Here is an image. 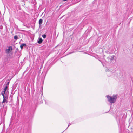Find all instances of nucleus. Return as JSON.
Returning <instances> with one entry per match:
<instances>
[{
    "label": "nucleus",
    "mask_w": 133,
    "mask_h": 133,
    "mask_svg": "<svg viewBox=\"0 0 133 133\" xmlns=\"http://www.w3.org/2000/svg\"><path fill=\"white\" fill-rule=\"evenodd\" d=\"M43 22V20L42 19H40L39 21V25H41Z\"/></svg>",
    "instance_id": "obj_8"
},
{
    "label": "nucleus",
    "mask_w": 133,
    "mask_h": 133,
    "mask_svg": "<svg viewBox=\"0 0 133 133\" xmlns=\"http://www.w3.org/2000/svg\"><path fill=\"white\" fill-rule=\"evenodd\" d=\"M42 36L43 38H45L46 37V35L45 34H43L42 35Z\"/></svg>",
    "instance_id": "obj_10"
},
{
    "label": "nucleus",
    "mask_w": 133,
    "mask_h": 133,
    "mask_svg": "<svg viewBox=\"0 0 133 133\" xmlns=\"http://www.w3.org/2000/svg\"><path fill=\"white\" fill-rule=\"evenodd\" d=\"M4 111L5 112H6V109H5V108H4Z\"/></svg>",
    "instance_id": "obj_13"
},
{
    "label": "nucleus",
    "mask_w": 133,
    "mask_h": 133,
    "mask_svg": "<svg viewBox=\"0 0 133 133\" xmlns=\"http://www.w3.org/2000/svg\"><path fill=\"white\" fill-rule=\"evenodd\" d=\"M104 59L106 61V62H110L111 60H113V58L111 56L107 58L106 60H105V59L104 57Z\"/></svg>",
    "instance_id": "obj_3"
},
{
    "label": "nucleus",
    "mask_w": 133,
    "mask_h": 133,
    "mask_svg": "<svg viewBox=\"0 0 133 133\" xmlns=\"http://www.w3.org/2000/svg\"><path fill=\"white\" fill-rule=\"evenodd\" d=\"M43 41V40L41 38H40L39 39V40L38 41V43L39 44H41L42 43Z\"/></svg>",
    "instance_id": "obj_6"
},
{
    "label": "nucleus",
    "mask_w": 133,
    "mask_h": 133,
    "mask_svg": "<svg viewBox=\"0 0 133 133\" xmlns=\"http://www.w3.org/2000/svg\"><path fill=\"white\" fill-rule=\"evenodd\" d=\"M71 125V124H69L68 125V127H67V128H66V129H67L68 128V127Z\"/></svg>",
    "instance_id": "obj_14"
},
{
    "label": "nucleus",
    "mask_w": 133,
    "mask_h": 133,
    "mask_svg": "<svg viewBox=\"0 0 133 133\" xmlns=\"http://www.w3.org/2000/svg\"><path fill=\"white\" fill-rule=\"evenodd\" d=\"M8 87V86L7 85H6L5 88H4V92H2V93H4V95L5 94V92L7 89V88Z\"/></svg>",
    "instance_id": "obj_5"
},
{
    "label": "nucleus",
    "mask_w": 133,
    "mask_h": 133,
    "mask_svg": "<svg viewBox=\"0 0 133 133\" xmlns=\"http://www.w3.org/2000/svg\"><path fill=\"white\" fill-rule=\"evenodd\" d=\"M26 46V45L25 44H21L20 45V48H21V49H22L23 48V46Z\"/></svg>",
    "instance_id": "obj_7"
},
{
    "label": "nucleus",
    "mask_w": 133,
    "mask_h": 133,
    "mask_svg": "<svg viewBox=\"0 0 133 133\" xmlns=\"http://www.w3.org/2000/svg\"><path fill=\"white\" fill-rule=\"evenodd\" d=\"M118 117H117L116 118V119L117 121H120V119H118Z\"/></svg>",
    "instance_id": "obj_11"
},
{
    "label": "nucleus",
    "mask_w": 133,
    "mask_h": 133,
    "mask_svg": "<svg viewBox=\"0 0 133 133\" xmlns=\"http://www.w3.org/2000/svg\"><path fill=\"white\" fill-rule=\"evenodd\" d=\"M1 94L3 96V100L2 102V103H4L5 102L7 103L8 101L6 100V99H5V98H6V97L4 95V93H2Z\"/></svg>",
    "instance_id": "obj_4"
},
{
    "label": "nucleus",
    "mask_w": 133,
    "mask_h": 133,
    "mask_svg": "<svg viewBox=\"0 0 133 133\" xmlns=\"http://www.w3.org/2000/svg\"><path fill=\"white\" fill-rule=\"evenodd\" d=\"M108 101L111 103H113L115 102L117 97V95H114L112 97L108 95L106 96Z\"/></svg>",
    "instance_id": "obj_1"
},
{
    "label": "nucleus",
    "mask_w": 133,
    "mask_h": 133,
    "mask_svg": "<svg viewBox=\"0 0 133 133\" xmlns=\"http://www.w3.org/2000/svg\"><path fill=\"white\" fill-rule=\"evenodd\" d=\"M14 39L15 40H17L18 39V37L16 35L14 37Z\"/></svg>",
    "instance_id": "obj_9"
},
{
    "label": "nucleus",
    "mask_w": 133,
    "mask_h": 133,
    "mask_svg": "<svg viewBox=\"0 0 133 133\" xmlns=\"http://www.w3.org/2000/svg\"><path fill=\"white\" fill-rule=\"evenodd\" d=\"M12 50V47L11 46H9L8 48L6 49L5 51V53L6 54H9L10 52Z\"/></svg>",
    "instance_id": "obj_2"
},
{
    "label": "nucleus",
    "mask_w": 133,
    "mask_h": 133,
    "mask_svg": "<svg viewBox=\"0 0 133 133\" xmlns=\"http://www.w3.org/2000/svg\"><path fill=\"white\" fill-rule=\"evenodd\" d=\"M9 82H10V81H9V82H7V84H6V85H7V86H8V85H9Z\"/></svg>",
    "instance_id": "obj_12"
}]
</instances>
